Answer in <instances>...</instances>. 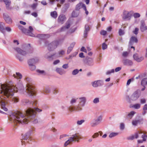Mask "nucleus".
I'll use <instances>...</instances> for the list:
<instances>
[{"mask_svg": "<svg viewBox=\"0 0 147 147\" xmlns=\"http://www.w3.org/2000/svg\"><path fill=\"white\" fill-rule=\"evenodd\" d=\"M36 114V113L34 110L29 108L26 111V116L19 111H16L10 114L9 119L11 122L23 124L27 123L29 120L30 119L33 123L36 124L38 122V119H35L32 120Z\"/></svg>", "mask_w": 147, "mask_h": 147, "instance_id": "nucleus-1", "label": "nucleus"}, {"mask_svg": "<svg viewBox=\"0 0 147 147\" xmlns=\"http://www.w3.org/2000/svg\"><path fill=\"white\" fill-rule=\"evenodd\" d=\"M7 87L9 89H12L13 90V95L11 97H6L7 98H11V100L13 102H17L19 101V98L18 97H13L14 95V93L15 92H17L18 90H19L21 93L23 94H28V90L27 89V87L26 86V88H25L23 86V84L21 83H19L18 85V87H16L13 85H9V84L6 85Z\"/></svg>", "mask_w": 147, "mask_h": 147, "instance_id": "nucleus-2", "label": "nucleus"}, {"mask_svg": "<svg viewBox=\"0 0 147 147\" xmlns=\"http://www.w3.org/2000/svg\"><path fill=\"white\" fill-rule=\"evenodd\" d=\"M13 49L18 53L23 56L31 53L33 52L32 49L29 44L26 46L24 45L22 49L19 47H15Z\"/></svg>", "mask_w": 147, "mask_h": 147, "instance_id": "nucleus-3", "label": "nucleus"}, {"mask_svg": "<svg viewBox=\"0 0 147 147\" xmlns=\"http://www.w3.org/2000/svg\"><path fill=\"white\" fill-rule=\"evenodd\" d=\"M13 90L10 89L6 84L0 86V94H2L6 97H11L13 95Z\"/></svg>", "mask_w": 147, "mask_h": 147, "instance_id": "nucleus-4", "label": "nucleus"}, {"mask_svg": "<svg viewBox=\"0 0 147 147\" xmlns=\"http://www.w3.org/2000/svg\"><path fill=\"white\" fill-rule=\"evenodd\" d=\"M26 80L27 83L26 85L28 90V94L30 96H33L35 95L36 92L34 89V88L31 84V80L29 78H26Z\"/></svg>", "mask_w": 147, "mask_h": 147, "instance_id": "nucleus-5", "label": "nucleus"}, {"mask_svg": "<svg viewBox=\"0 0 147 147\" xmlns=\"http://www.w3.org/2000/svg\"><path fill=\"white\" fill-rule=\"evenodd\" d=\"M133 13V11L124 10L121 15L122 18L124 20L130 21L132 17Z\"/></svg>", "mask_w": 147, "mask_h": 147, "instance_id": "nucleus-6", "label": "nucleus"}, {"mask_svg": "<svg viewBox=\"0 0 147 147\" xmlns=\"http://www.w3.org/2000/svg\"><path fill=\"white\" fill-rule=\"evenodd\" d=\"M81 138L79 136L76 134L73 135L72 136L66 141L64 144V146H66L71 144L72 142L74 141H78Z\"/></svg>", "mask_w": 147, "mask_h": 147, "instance_id": "nucleus-7", "label": "nucleus"}, {"mask_svg": "<svg viewBox=\"0 0 147 147\" xmlns=\"http://www.w3.org/2000/svg\"><path fill=\"white\" fill-rule=\"evenodd\" d=\"M102 120V116L100 115L96 119H94L90 123V125L92 127H94L99 125Z\"/></svg>", "mask_w": 147, "mask_h": 147, "instance_id": "nucleus-8", "label": "nucleus"}, {"mask_svg": "<svg viewBox=\"0 0 147 147\" xmlns=\"http://www.w3.org/2000/svg\"><path fill=\"white\" fill-rule=\"evenodd\" d=\"M5 96L0 95V105L1 107L4 111H7L8 110V109L6 107V103L5 101V100L6 98Z\"/></svg>", "mask_w": 147, "mask_h": 147, "instance_id": "nucleus-9", "label": "nucleus"}, {"mask_svg": "<svg viewBox=\"0 0 147 147\" xmlns=\"http://www.w3.org/2000/svg\"><path fill=\"white\" fill-rule=\"evenodd\" d=\"M59 44L58 41L53 42L48 45V49L49 51H51L55 49Z\"/></svg>", "mask_w": 147, "mask_h": 147, "instance_id": "nucleus-10", "label": "nucleus"}, {"mask_svg": "<svg viewBox=\"0 0 147 147\" xmlns=\"http://www.w3.org/2000/svg\"><path fill=\"white\" fill-rule=\"evenodd\" d=\"M91 84L93 87L96 88L103 86L104 84V82L102 80H98L92 82Z\"/></svg>", "mask_w": 147, "mask_h": 147, "instance_id": "nucleus-11", "label": "nucleus"}, {"mask_svg": "<svg viewBox=\"0 0 147 147\" xmlns=\"http://www.w3.org/2000/svg\"><path fill=\"white\" fill-rule=\"evenodd\" d=\"M29 30H28L26 28L24 33L25 34L32 37H34V35L32 33L33 29L31 26L29 27Z\"/></svg>", "mask_w": 147, "mask_h": 147, "instance_id": "nucleus-12", "label": "nucleus"}, {"mask_svg": "<svg viewBox=\"0 0 147 147\" xmlns=\"http://www.w3.org/2000/svg\"><path fill=\"white\" fill-rule=\"evenodd\" d=\"M86 65L89 66H92L94 65L93 59L91 58H87L84 60Z\"/></svg>", "mask_w": 147, "mask_h": 147, "instance_id": "nucleus-13", "label": "nucleus"}, {"mask_svg": "<svg viewBox=\"0 0 147 147\" xmlns=\"http://www.w3.org/2000/svg\"><path fill=\"white\" fill-rule=\"evenodd\" d=\"M133 57L134 59L138 62H140L144 59V57L143 56H139L137 53L134 54Z\"/></svg>", "mask_w": 147, "mask_h": 147, "instance_id": "nucleus-14", "label": "nucleus"}, {"mask_svg": "<svg viewBox=\"0 0 147 147\" xmlns=\"http://www.w3.org/2000/svg\"><path fill=\"white\" fill-rule=\"evenodd\" d=\"M142 120V119H138L135 118L132 120L131 123L133 125L135 126H136L138 124H140Z\"/></svg>", "mask_w": 147, "mask_h": 147, "instance_id": "nucleus-15", "label": "nucleus"}, {"mask_svg": "<svg viewBox=\"0 0 147 147\" xmlns=\"http://www.w3.org/2000/svg\"><path fill=\"white\" fill-rule=\"evenodd\" d=\"M79 105L82 107L84 106L86 101V98L85 97H82L79 98Z\"/></svg>", "mask_w": 147, "mask_h": 147, "instance_id": "nucleus-16", "label": "nucleus"}, {"mask_svg": "<svg viewBox=\"0 0 147 147\" xmlns=\"http://www.w3.org/2000/svg\"><path fill=\"white\" fill-rule=\"evenodd\" d=\"M70 24L69 22H67L64 26L62 27L60 30V32H64L67 31L70 26Z\"/></svg>", "mask_w": 147, "mask_h": 147, "instance_id": "nucleus-17", "label": "nucleus"}, {"mask_svg": "<svg viewBox=\"0 0 147 147\" xmlns=\"http://www.w3.org/2000/svg\"><path fill=\"white\" fill-rule=\"evenodd\" d=\"M66 20V18L65 15L63 14H61L58 17V21L59 23L63 24Z\"/></svg>", "mask_w": 147, "mask_h": 147, "instance_id": "nucleus-18", "label": "nucleus"}, {"mask_svg": "<svg viewBox=\"0 0 147 147\" xmlns=\"http://www.w3.org/2000/svg\"><path fill=\"white\" fill-rule=\"evenodd\" d=\"M140 97V95L137 91H135L132 94L131 96V99L132 100H136Z\"/></svg>", "mask_w": 147, "mask_h": 147, "instance_id": "nucleus-19", "label": "nucleus"}, {"mask_svg": "<svg viewBox=\"0 0 147 147\" xmlns=\"http://www.w3.org/2000/svg\"><path fill=\"white\" fill-rule=\"evenodd\" d=\"M90 26L88 24H86L84 26V37H86L90 31Z\"/></svg>", "mask_w": 147, "mask_h": 147, "instance_id": "nucleus-20", "label": "nucleus"}, {"mask_svg": "<svg viewBox=\"0 0 147 147\" xmlns=\"http://www.w3.org/2000/svg\"><path fill=\"white\" fill-rule=\"evenodd\" d=\"M29 134L28 135L27 134H26L24 136L22 137V139L21 140L22 145H23L24 144H25L26 143V142L27 143L28 141L29 140Z\"/></svg>", "mask_w": 147, "mask_h": 147, "instance_id": "nucleus-21", "label": "nucleus"}, {"mask_svg": "<svg viewBox=\"0 0 147 147\" xmlns=\"http://www.w3.org/2000/svg\"><path fill=\"white\" fill-rule=\"evenodd\" d=\"M3 17L7 23L9 24H11L12 23L11 19L8 15L3 14Z\"/></svg>", "mask_w": 147, "mask_h": 147, "instance_id": "nucleus-22", "label": "nucleus"}, {"mask_svg": "<svg viewBox=\"0 0 147 147\" xmlns=\"http://www.w3.org/2000/svg\"><path fill=\"white\" fill-rule=\"evenodd\" d=\"M39 59L38 58H35L29 59L28 62V63L29 65L30 63L32 64V65H34L39 61Z\"/></svg>", "mask_w": 147, "mask_h": 147, "instance_id": "nucleus-23", "label": "nucleus"}, {"mask_svg": "<svg viewBox=\"0 0 147 147\" xmlns=\"http://www.w3.org/2000/svg\"><path fill=\"white\" fill-rule=\"evenodd\" d=\"M138 42V40L136 36H132L129 42V45H131L134 43H137Z\"/></svg>", "mask_w": 147, "mask_h": 147, "instance_id": "nucleus-24", "label": "nucleus"}, {"mask_svg": "<svg viewBox=\"0 0 147 147\" xmlns=\"http://www.w3.org/2000/svg\"><path fill=\"white\" fill-rule=\"evenodd\" d=\"M0 1L3 2L5 3L7 9H11V7H10L11 1L9 0H0Z\"/></svg>", "mask_w": 147, "mask_h": 147, "instance_id": "nucleus-25", "label": "nucleus"}, {"mask_svg": "<svg viewBox=\"0 0 147 147\" xmlns=\"http://www.w3.org/2000/svg\"><path fill=\"white\" fill-rule=\"evenodd\" d=\"M123 63L124 65L127 66H131L133 64L132 61L130 60L126 59L123 61Z\"/></svg>", "mask_w": 147, "mask_h": 147, "instance_id": "nucleus-26", "label": "nucleus"}, {"mask_svg": "<svg viewBox=\"0 0 147 147\" xmlns=\"http://www.w3.org/2000/svg\"><path fill=\"white\" fill-rule=\"evenodd\" d=\"M84 6H86V5L84 4L82 2H80L76 5V10L77 11L79 10L82 7L84 9Z\"/></svg>", "mask_w": 147, "mask_h": 147, "instance_id": "nucleus-27", "label": "nucleus"}, {"mask_svg": "<svg viewBox=\"0 0 147 147\" xmlns=\"http://www.w3.org/2000/svg\"><path fill=\"white\" fill-rule=\"evenodd\" d=\"M140 29L142 32H144L147 29V27L146 26L145 23L144 21L141 22Z\"/></svg>", "mask_w": 147, "mask_h": 147, "instance_id": "nucleus-28", "label": "nucleus"}, {"mask_svg": "<svg viewBox=\"0 0 147 147\" xmlns=\"http://www.w3.org/2000/svg\"><path fill=\"white\" fill-rule=\"evenodd\" d=\"M143 133L142 132L141 130H139L137 131L134 135L135 138V139H137L139 138V135Z\"/></svg>", "mask_w": 147, "mask_h": 147, "instance_id": "nucleus-29", "label": "nucleus"}, {"mask_svg": "<svg viewBox=\"0 0 147 147\" xmlns=\"http://www.w3.org/2000/svg\"><path fill=\"white\" fill-rule=\"evenodd\" d=\"M22 102L23 103H25L26 104L29 103H30L32 104V105L34 104V105H36L37 104V102L35 101H32L30 102L28 99H24L22 100Z\"/></svg>", "mask_w": 147, "mask_h": 147, "instance_id": "nucleus-30", "label": "nucleus"}, {"mask_svg": "<svg viewBox=\"0 0 147 147\" xmlns=\"http://www.w3.org/2000/svg\"><path fill=\"white\" fill-rule=\"evenodd\" d=\"M136 113V112H135L131 111L128 113L127 117L128 119H131Z\"/></svg>", "mask_w": 147, "mask_h": 147, "instance_id": "nucleus-31", "label": "nucleus"}, {"mask_svg": "<svg viewBox=\"0 0 147 147\" xmlns=\"http://www.w3.org/2000/svg\"><path fill=\"white\" fill-rule=\"evenodd\" d=\"M15 78L18 79H21L22 78V75L19 72H16V74H14L13 75Z\"/></svg>", "mask_w": 147, "mask_h": 147, "instance_id": "nucleus-32", "label": "nucleus"}, {"mask_svg": "<svg viewBox=\"0 0 147 147\" xmlns=\"http://www.w3.org/2000/svg\"><path fill=\"white\" fill-rule=\"evenodd\" d=\"M56 71L61 75H62L65 73L64 70L61 68H57L56 69Z\"/></svg>", "mask_w": 147, "mask_h": 147, "instance_id": "nucleus-33", "label": "nucleus"}, {"mask_svg": "<svg viewBox=\"0 0 147 147\" xmlns=\"http://www.w3.org/2000/svg\"><path fill=\"white\" fill-rule=\"evenodd\" d=\"M4 24L3 23H0V30L2 33H4L5 32V28H4Z\"/></svg>", "mask_w": 147, "mask_h": 147, "instance_id": "nucleus-34", "label": "nucleus"}, {"mask_svg": "<svg viewBox=\"0 0 147 147\" xmlns=\"http://www.w3.org/2000/svg\"><path fill=\"white\" fill-rule=\"evenodd\" d=\"M36 71L39 75H45L46 74V72L44 70L38 69L36 70Z\"/></svg>", "mask_w": 147, "mask_h": 147, "instance_id": "nucleus-35", "label": "nucleus"}, {"mask_svg": "<svg viewBox=\"0 0 147 147\" xmlns=\"http://www.w3.org/2000/svg\"><path fill=\"white\" fill-rule=\"evenodd\" d=\"M51 15L52 18H56L57 16V14L55 11L51 12Z\"/></svg>", "mask_w": 147, "mask_h": 147, "instance_id": "nucleus-36", "label": "nucleus"}, {"mask_svg": "<svg viewBox=\"0 0 147 147\" xmlns=\"http://www.w3.org/2000/svg\"><path fill=\"white\" fill-rule=\"evenodd\" d=\"M141 107V104H136L133 105L132 107L135 109H140Z\"/></svg>", "mask_w": 147, "mask_h": 147, "instance_id": "nucleus-37", "label": "nucleus"}, {"mask_svg": "<svg viewBox=\"0 0 147 147\" xmlns=\"http://www.w3.org/2000/svg\"><path fill=\"white\" fill-rule=\"evenodd\" d=\"M118 133L117 132H112L111 133L109 136V137L110 138H112L113 137H115L117 136L118 135Z\"/></svg>", "mask_w": 147, "mask_h": 147, "instance_id": "nucleus-38", "label": "nucleus"}, {"mask_svg": "<svg viewBox=\"0 0 147 147\" xmlns=\"http://www.w3.org/2000/svg\"><path fill=\"white\" fill-rule=\"evenodd\" d=\"M147 84V78L143 79L141 82V85L144 86Z\"/></svg>", "mask_w": 147, "mask_h": 147, "instance_id": "nucleus-39", "label": "nucleus"}, {"mask_svg": "<svg viewBox=\"0 0 147 147\" xmlns=\"http://www.w3.org/2000/svg\"><path fill=\"white\" fill-rule=\"evenodd\" d=\"M51 91V88L49 87H46L43 90V91L46 93H49Z\"/></svg>", "mask_w": 147, "mask_h": 147, "instance_id": "nucleus-40", "label": "nucleus"}, {"mask_svg": "<svg viewBox=\"0 0 147 147\" xmlns=\"http://www.w3.org/2000/svg\"><path fill=\"white\" fill-rule=\"evenodd\" d=\"M120 129L122 130H123L125 128V125L124 123H121L119 126Z\"/></svg>", "mask_w": 147, "mask_h": 147, "instance_id": "nucleus-41", "label": "nucleus"}, {"mask_svg": "<svg viewBox=\"0 0 147 147\" xmlns=\"http://www.w3.org/2000/svg\"><path fill=\"white\" fill-rule=\"evenodd\" d=\"M54 55H50L49 53H48L45 55V57L47 59H49L51 58Z\"/></svg>", "mask_w": 147, "mask_h": 147, "instance_id": "nucleus-42", "label": "nucleus"}, {"mask_svg": "<svg viewBox=\"0 0 147 147\" xmlns=\"http://www.w3.org/2000/svg\"><path fill=\"white\" fill-rule=\"evenodd\" d=\"M29 67L30 69L32 71L35 70L36 69V67L34 64L32 65V64L30 63Z\"/></svg>", "mask_w": 147, "mask_h": 147, "instance_id": "nucleus-43", "label": "nucleus"}, {"mask_svg": "<svg viewBox=\"0 0 147 147\" xmlns=\"http://www.w3.org/2000/svg\"><path fill=\"white\" fill-rule=\"evenodd\" d=\"M141 137L142 138V140L144 142H145L147 139V135L143 134L142 136Z\"/></svg>", "mask_w": 147, "mask_h": 147, "instance_id": "nucleus-44", "label": "nucleus"}, {"mask_svg": "<svg viewBox=\"0 0 147 147\" xmlns=\"http://www.w3.org/2000/svg\"><path fill=\"white\" fill-rule=\"evenodd\" d=\"M79 72V70L78 69H76L72 71V74L73 75H75L77 74Z\"/></svg>", "mask_w": 147, "mask_h": 147, "instance_id": "nucleus-45", "label": "nucleus"}, {"mask_svg": "<svg viewBox=\"0 0 147 147\" xmlns=\"http://www.w3.org/2000/svg\"><path fill=\"white\" fill-rule=\"evenodd\" d=\"M99 98H96L93 101V102L94 104H97L99 102Z\"/></svg>", "mask_w": 147, "mask_h": 147, "instance_id": "nucleus-46", "label": "nucleus"}, {"mask_svg": "<svg viewBox=\"0 0 147 147\" xmlns=\"http://www.w3.org/2000/svg\"><path fill=\"white\" fill-rule=\"evenodd\" d=\"M114 69H113L111 70L107 71L106 73V74L107 75H110L112 73H114Z\"/></svg>", "mask_w": 147, "mask_h": 147, "instance_id": "nucleus-47", "label": "nucleus"}, {"mask_svg": "<svg viewBox=\"0 0 147 147\" xmlns=\"http://www.w3.org/2000/svg\"><path fill=\"white\" fill-rule=\"evenodd\" d=\"M78 15V13L75 11H73L72 13V16L74 17H77Z\"/></svg>", "mask_w": 147, "mask_h": 147, "instance_id": "nucleus-48", "label": "nucleus"}, {"mask_svg": "<svg viewBox=\"0 0 147 147\" xmlns=\"http://www.w3.org/2000/svg\"><path fill=\"white\" fill-rule=\"evenodd\" d=\"M85 122V120L84 119L78 120L77 122V124L78 125H82Z\"/></svg>", "mask_w": 147, "mask_h": 147, "instance_id": "nucleus-49", "label": "nucleus"}, {"mask_svg": "<svg viewBox=\"0 0 147 147\" xmlns=\"http://www.w3.org/2000/svg\"><path fill=\"white\" fill-rule=\"evenodd\" d=\"M77 98H72L70 101V103L71 105H73L76 103L77 101Z\"/></svg>", "mask_w": 147, "mask_h": 147, "instance_id": "nucleus-50", "label": "nucleus"}, {"mask_svg": "<svg viewBox=\"0 0 147 147\" xmlns=\"http://www.w3.org/2000/svg\"><path fill=\"white\" fill-rule=\"evenodd\" d=\"M107 48V45L105 43H103L102 44V48L103 50L106 49Z\"/></svg>", "mask_w": 147, "mask_h": 147, "instance_id": "nucleus-51", "label": "nucleus"}, {"mask_svg": "<svg viewBox=\"0 0 147 147\" xmlns=\"http://www.w3.org/2000/svg\"><path fill=\"white\" fill-rule=\"evenodd\" d=\"M133 16L134 18H138L140 17V14L138 13H135L134 14Z\"/></svg>", "mask_w": 147, "mask_h": 147, "instance_id": "nucleus-52", "label": "nucleus"}, {"mask_svg": "<svg viewBox=\"0 0 147 147\" xmlns=\"http://www.w3.org/2000/svg\"><path fill=\"white\" fill-rule=\"evenodd\" d=\"M18 27L19 29L21 30L23 33L24 32L26 29L25 28L21 25H19Z\"/></svg>", "mask_w": 147, "mask_h": 147, "instance_id": "nucleus-53", "label": "nucleus"}, {"mask_svg": "<svg viewBox=\"0 0 147 147\" xmlns=\"http://www.w3.org/2000/svg\"><path fill=\"white\" fill-rule=\"evenodd\" d=\"M135 137H134V135H132L131 136H129L127 137V139L129 140H133L134 139Z\"/></svg>", "mask_w": 147, "mask_h": 147, "instance_id": "nucleus-54", "label": "nucleus"}, {"mask_svg": "<svg viewBox=\"0 0 147 147\" xmlns=\"http://www.w3.org/2000/svg\"><path fill=\"white\" fill-rule=\"evenodd\" d=\"M69 110L72 112L76 110V108L75 107H70L69 108Z\"/></svg>", "mask_w": 147, "mask_h": 147, "instance_id": "nucleus-55", "label": "nucleus"}, {"mask_svg": "<svg viewBox=\"0 0 147 147\" xmlns=\"http://www.w3.org/2000/svg\"><path fill=\"white\" fill-rule=\"evenodd\" d=\"M65 51L63 50H61L59 52V57L61 55H63L64 54Z\"/></svg>", "mask_w": 147, "mask_h": 147, "instance_id": "nucleus-56", "label": "nucleus"}, {"mask_svg": "<svg viewBox=\"0 0 147 147\" xmlns=\"http://www.w3.org/2000/svg\"><path fill=\"white\" fill-rule=\"evenodd\" d=\"M99 136V134L97 132L95 133L92 136V137L93 138H95Z\"/></svg>", "mask_w": 147, "mask_h": 147, "instance_id": "nucleus-57", "label": "nucleus"}, {"mask_svg": "<svg viewBox=\"0 0 147 147\" xmlns=\"http://www.w3.org/2000/svg\"><path fill=\"white\" fill-rule=\"evenodd\" d=\"M107 33V31L104 30H102L100 32V34L104 36L106 35Z\"/></svg>", "mask_w": 147, "mask_h": 147, "instance_id": "nucleus-58", "label": "nucleus"}, {"mask_svg": "<svg viewBox=\"0 0 147 147\" xmlns=\"http://www.w3.org/2000/svg\"><path fill=\"white\" fill-rule=\"evenodd\" d=\"M139 29L137 28H135V30L133 31V32L135 34H137L138 32Z\"/></svg>", "mask_w": 147, "mask_h": 147, "instance_id": "nucleus-59", "label": "nucleus"}, {"mask_svg": "<svg viewBox=\"0 0 147 147\" xmlns=\"http://www.w3.org/2000/svg\"><path fill=\"white\" fill-rule=\"evenodd\" d=\"M5 30L6 31L8 32H10L11 31V29L10 27H6L5 29Z\"/></svg>", "mask_w": 147, "mask_h": 147, "instance_id": "nucleus-60", "label": "nucleus"}, {"mask_svg": "<svg viewBox=\"0 0 147 147\" xmlns=\"http://www.w3.org/2000/svg\"><path fill=\"white\" fill-rule=\"evenodd\" d=\"M119 35L121 36L124 34V32L121 29H120L119 31Z\"/></svg>", "mask_w": 147, "mask_h": 147, "instance_id": "nucleus-61", "label": "nucleus"}, {"mask_svg": "<svg viewBox=\"0 0 147 147\" xmlns=\"http://www.w3.org/2000/svg\"><path fill=\"white\" fill-rule=\"evenodd\" d=\"M80 51H81L84 52L86 53L87 52L86 49L84 47H82L80 49Z\"/></svg>", "mask_w": 147, "mask_h": 147, "instance_id": "nucleus-62", "label": "nucleus"}, {"mask_svg": "<svg viewBox=\"0 0 147 147\" xmlns=\"http://www.w3.org/2000/svg\"><path fill=\"white\" fill-rule=\"evenodd\" d=\"M73 49L71 47H68L67 51V54H69L70 52Z\"/></svg>", "mask_w": 147, "mask_h": 147, "instance_id": "nucleus-63", "label": "nucleus"}, {"mask_svg": "<svg viewBox=\"0 0 147 147\" xmlns=\"http://www.w3.org/2000/svg\"><path fill=\"white\" fill-rule=\"evenodd\" d=\"M140 102L141 104H144L146 102V100L144 98H142L140 100Z\"/></svg>", "mask_w": 147, "mask_h": 147, "instance_id": "nucleus-64", "label": "nucleus"}]
</instances>
